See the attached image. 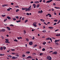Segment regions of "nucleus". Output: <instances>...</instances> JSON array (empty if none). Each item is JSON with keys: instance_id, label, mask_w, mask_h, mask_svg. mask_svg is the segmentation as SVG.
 Returning <instances> with one entry per match:
<instances>
[{"instance_id": "nucleus-1", "label": "nucleus", "mask_w": 60, "mask_h": 60, "mask_svg": "<svg viewBox=\"0 0 60 60\" xmlns=\"http://www.w3.org/2000/svg\"><path fill=\"white\" fill-rule=\"evenodd\" d=\"M32 10V8H31V5H30L29 8H26L25 9V11H30V10Z\"/></svg>"}, {"instance_id": "nucleus-2", "label": "nucleus", "mask_w": 60, "mask_h": 60, "mask_svg": "<svg viewBox=\"0 0 60 60\" xmlns=\"http://www.w3.org/2000/svg\"><path fill=\"white\" fill-rule=\"evenodd\" d=\"M47 59H48V60H52V58L50 56H49L47 57Z\"/></svg>"}, {"instance_id": "nucleus-3", "label": "nucleus", "mask_w": 60, "mask_h": 60, "mask_svg": "<svg viewBox=\"0 0 60 60\" xmlns=\"http://www.w3.org/2000/svg\"><path fill=\"white\" fill-rule=\"evenodd\" d=\"M5 40L6 41L5 42V43H10V42H9V40L8 39H5Z\"/></svg>"}, {"instance_id": "nucleus-4", "label": "nucleus", "mask_w": 60, "mask_h": 60, "mask_svg": "<svg viewBox=\"0 0 60 60\" xmlns=\"http://www.w3.org/2000/svg\"><path fill=\"white\" fill-rule=\"evenodd\" d=\"M43 12V11H42V10H41V11H39L38 12V13H41V14Z\"/></svg>"}, {"instance_id": "nucleus-5", "label": "nucleus", "mask_w": 60, "mask_h": 60, "mask_svg": "<svg viewBox=\"0 0 60 60\" xmlns=\"http://www.w3.org/2000/svg\"><path fill=\"white\" fill-rule=\"evenodd\" d=\"M5 30L4 29H2L1 30H0V32H5Z\"/></svg>"}, {"instance_id": "nucleus-6", "label": "nucleus", "mask_w": 60, "mask_h": 60, "mask_svg": "<svg viewBox=\"0 0 60 60\" xmlns=\"http://www.w3.org/2000/svg\"><path fill=\"white\" fill-rule=\"evenodd\" d=\"M53 0H50L48 1H47L46 2V3H50V2H52V1H53Z\"/></svg>"}, {"instance_id": "nucleus-7", "label": "nucleus", "mask_w": 60, "mask_h": 60, "mask_svg": "<svg viewBox=\"0 0 60 60\" xmlns=\"http://www.w3.org/2000/svg\"><path fill=\"white\" fill-rule=\"evenodd\" d=\"M6 28H7V29H8V30H9V31L11 30V29L9 27H7Z\"/></svg>"}, {"instance_id": "nucleus-8", "label": "nucleus", "mask_w": 60, "mask_h": 60, "mask_svg": "<svg viewBox=\"0 0 60 60\" xmlns=\"http://www.w3.org/2000/svg\"><path fill=\"white\" fill-rule=\"evenodd\" d=\"M17 58H18V57H16L15 56H13L12 57V59H17Z\"/></svg>"}, {"instance_id": "nucleus-9", "label": "nucleus", "mask_w": 60, "mask_h": 60, "mask_svg": "<svg viewBox=\"0 0 60 60\" xmlns=\"http://www.w3.org/2000/svg\"><path fill=\"white\" fill-rule=\"evenodd\" d=\"M29 44L30 45H33V42L32 41L30 42L29 43Z\"/></svg>"}, {"instance_id": "nucleus-10", "label": "nucleus", "mask_w": 60, "mask_h": 60, "mask_svg": "<svg viewBox=\"0 0 60 60\" xmlns=\"http://www.w3.org/2000/svg\"><path fill=\"white\" fill-rule=\"evenodd\" d=\"M8 6V5H7V4H4L2 5V7H4L5 6Z\"/></svg>"}, {"instance_id": "nucleus-11", "label": "nucleus", "mask_w": 60, "mask_h": 60, "mask_svg": "<svg viewBox=\"0 0 60 60\" xmlns=\"http://www.w3.org/2000/svg\"><path fill=\"white\" fill-rule=\"evenodd\" d=\"M17 39H18V40H20V39H22V38L21 37H19L17 38Z\"/></svg>"}, {"instance_id": "nucleus-12", "label": "nucleus", "mask_w": 60, "mask_h": 60, "mask_svg": "<svg viewBox=\"0 0 60 60\" xmlns=\"http://www.w3.org/2000/svg\"><path fill=\"white\" fill-rule=\"evenodd\" d=\"M7 19H11V18L9 16H8L7 17Z\"/></svg>"}, {"instance_id": "nucleus-13", "label": "nucleus", "mask_w": 60, "mask_h": 60, "mask_svg": "<svg viewBox=\"0 0 60 60\" xmlns=\"http://www.w3.org/2000/svg\"><path fill=\"white\" fill-rule=\"evenodd\" d=\"M32 58V57L31 56H28L26 58V59H28V58Z\"/></svg>"}, {"instance_id": "nucleus-14", "label": "nucleus", "mask_w": 60, "mask_h": 60, "mask_svg": "<svg viewBox=\"0 0 60 60\" xmlns=\"http://www.w3.org/2000/svg\"><path fill=\"white\" fill-rule=\"evenodd\" d=\"M47 15L49 16V17H51V14H48Z\"/></svg>"}, {"instance_id": "nucleus-15", "label": "nucleus", "mask_w": 60, "mask_h": 60, "mask_svg": "<svg viewBox=\"0 0 60 60\" xmlns=\"http://www.w3.org/2000/svg\"><path fill=\"white\" fill-rule=\"evenodd\" d=\"M26 9H27V8H22V10H23V11H24V10H26Z\"/></svg>"}, {"instance_id": "nucleus-16", "label": "nucleus", "mask_w": 60, "mask_h": 60, "mask_svg": "<svg viewBox=\"0 0 60 60\" xmlns=\"http://www.w3.org/2000/svg\"><path fill=\"white\" fill-rule=\"evenodd\" d=\"M52 53L54 54H55V55H56V54H57V52H53Z\"/></svg>"}, {"instance_id": "nucleus-17", "label": "nucleus", "mask_w": 60, "mask_h": 60, "mask_svg": "<svg viewBox=\"0 0 60 60\" xmlns=\"http://www.w3.org/2000/svg\"><path fill=\"white\" fill-rule=\"evenodd\" d=\"M34 3L35 4H37L38 3H39V2L37 1H35V2H34Z\"/></svg>"}, {"instance_id": "nucleus-18", "label": "nucleus", "mask_w": 60, "mask_h": 60, "mask_svg": "<svg viewBox=\"0 0 60 60\" xmlns=\"http://www.w3.org/2000/svg\"><path fill=\"white\" fill-rule=\"evenodd\" d=\"M49 28V29H53V27L50 26L48 27Z\"/></svg>"}, {"instance_id": "nucleus-19", "label": "nucleus", "mask_w": 60, "mask_h": 60, "mask_svg": "<svg viewBox=\"0 0 60 60\" xmlns=\"http://www.w3.org/2000/svg\"><path fill=\"white\" fill-rule=\"evenodd\" d=\"M40 20H41V21L42 22H44V21H45V20L43 19H41Z\"/></svg>"}, {"instance_id": "nucleus-20", "label": "nucleus", "mask_w": 60, "mask_h": 60, "mask_svg": "<svg viewBox=\"0 0 60 60\" xmlns=\"http://www.w3.org/2000/svg\"><path fill=\"white\" fill-rule=\"evenodd\" d=\"M47 43H46L45 42H43V45H45Z\"/></svg>"}, {"instance_id": "nucleus-21", "label": "nucleus", "mask_w": 60, "mask_h": 60, "mask_svg": "<svg viewBox=\"0 0 60 60\" xmlns=\"http://www.w3.org/2000/svg\"><path fill=\"white\" fill-rule=\"evenodd\" d=\"M30 52L29 51H27L26 52V54H30Z\"/></svg>"}, {"instance_id": "nucleus-22", "label": "nucleus", "mask_w": 60, "mask_h": 60, "mask_svg": "<svg viewBox=\"0 0 60 60\" xmlns=\"http://www.w3.org/2000/svg\"><path fill=\"white\" fill-rule=\"evenodd\" d=\"M21 21V20H19L18 21H16V22H17V23H18L19 22Z\"/></svg>"}, {"instance_id": "nucleus-23", "label": "nucleus", "mask_w": 60, "mask_h": 60, "mask_svg": "<svg viewBox=\"0 0 60 60\" xmlns=\"http://www.w3.org/2000/svg\"><path fill=\"white\" fill-rule=\"evenodd\" d=\"M40 7V4H38L37 5V8H39V7Z\"/></svg>"}, {"instance_id": "nucleus-24", "label": "nucleus", "mask_w": 60, "mask_h": 60, "mask_svg": "<svg viewBox=\"0 0 60 60\" xmlns=\"http://www.w3.org/2000/svg\"><path fill=\"white\" fill-rule=\"evenodd\" d=\"M19 9H17V10H16V12H18V11H19Z\"/></svg>"}, {"instance_id": "nucleus-25", "label": "nucleus", "mask_w": 60, "mask_h": 60, "mask_svg": "<svg viewBox=\"0 0 60 60\" xmlns=\"http://www.w3.org/2000/svg\"><path fill=\"white\" fill-rule=\"evenodd\" d=\"M1 16H2V17H5V16H6V15H1Z\"/></svg>"}, {"instance_id": "nucleus-26", "label": "nucleus", "mask_w": 60, "mask_h": 60, "mask_svg": "<svg viewBox=\"0 0 60 60\" xmlns=\"http://www.w3.org/2000/svg\"><path fill=\"white\" fill-rule=\"evenodd\" d=\"M12 19H13V20H14V21L16 20V19L15 18H12Z\"/></svg>"}, {"instance_id": "nucleus-27", "label": "nucleus", "mask_w": 60, "mask_h": 60, "mask_svg": "<svg viewBox=\"0 0 60 60\" xmlns=\"http://www.w3.org/2000/svg\"><path fill=\"white\" fill-rule=\"evenodd\" d=\"M33 25L34 26V27H36L37 26V25L36 24H33Z\"/></svg>"}, {"instance_id": "nucleus-28", "label": "nucleus", "mask_w": 60, "mask_h": 60, "mask_svg": "<svg viewBox=\"0 0 60 60\" xmlns=\"http://www.w3.org/2000/svg\"><path fill=\"white\" fill-rule=\"evenodd\" d=\"M42 51H44L45 50V48H43L42 49Z\"/></svg>"}, {"instance_id": "nucleus-29", "label": "nucleus", "mask_w": 60, "mask_h": 60, "mask_svg": "<svg viewBox=\"0 0 60 60\" xmlns=\"http://www.w3.org/2000/svg\"><path fill=\"white\" fill-rule=\"evenodd\" d=\"M49 38H46V40H49Z\"/></svg>"}, {"instance_id": "nucleus-30", "label": "nucleus", "mask_w": 60, "mask_h": 60, "mask_svg": "<svg viewBox=\"0 0 60 60\" xmlns=\"http://www.w3.org/2000/svg\"><path fill=\"white\" fill-rule=\"evenodd\" d=\"M36 24H37V22H35L33 23V25H36Z\"/></svg>"}, {"instance_id": "nucleus-31", "label": "nucleus", "mask_w": 60, "mask_h": 60, "mask_svg": "<svg viewBox=\"0 0 60 60\" xmlns=\"http://www.w3.org/2000/svg\"><path fill=\"white\" fill-rule=\"evenodd\" d=\"M55 8V9H60V8L59 7H54Z\"/></svg>"}, {"instance_id": "nucleus-32", "label": "nucleus", "mask_w": 60, "mask_h": 60, "mask_svg": "<svg viewBox=\"0 0 60 60\" xmlns=\"http://www.w3.org/2000/svg\"><path fill=\"white\" fill-rule=\"evenodd\" d=\"M15 49H11V50L12 51H15Z\"/></svg>"}, {"instance_id": "nucleus-33", "label": "nucleus", "mask_w": 60, "mask_h": 60, "mask_svg": "<svg viewBox=\"0 0 60 60\" xmlns=\"http://www.w3.org/2000/svg\"><path fill=\"white\" fill-rule=\"evenodd\" d=\"M37 45H35L34 46V48H35L36 47H37Z\"/></svg>"}, {"instance_id": "nucleus-34", "label": "nucleus", "mask_w": 60, "mask_h": 60, "mask_svg": "<svg viewBox=\"0 0 60 60\" xmlns=\"http://www.w3.org/2000/svg\"><path fill=\"white\" fill-rule=\"evenodd\" d=\"M42 32H43V33H45V32H46V31L45 30H43Z\"/></svg>"}, {"instance_id": "nucleus-35", "label": "nucleus", "mask_w": 60, "mask_h": 60, "mask_svg": "<svg viewBox=\"0 0 60 60\" xmlns=\"http://www.w3.org/2000/svg\"><path fill=\"white\" fill-rule=\"evenodd\" d=\"M26 55H25L23 54L22 55V57H25Z\"/></svg>"}, {"instance_id": "nucleus-36", "label": "nucleus", "mask_w": 60, "mask_h": 60, "mask_svg": "<svg viewBox=\"0 0 60 60\" xmlns=\"http://www.w3.org/2000/svg\"><path fill=\"white\" fill-rule=\"evenodd\" d=\"M58 20L57 19H55L54 20V21H55V22H57V21Z\"/></svg>"}, {"instance_id": "nucleus-37", "label": "nucleus", "mask_w": 60, "mask_h": 60, "mask_svg": "<svg viewBox=\"0 0 60 60\" xmlns=\"http://www.w3.org/2000/svg\"><path fill=\"white\" fill-rule=\"evenodd\" d=\"M26 15H27L28 16H29V13H26Z\"/></svg>"}, {"instance_id": "nucleus-38", "label": "nucleus", "mask_w": 60, "mask_h": 60, "mask_svg": "<svg viewBox=\"0 0 60 60\" xmlns=\"http://www.w3.org/2000/svg\"><path fill=\"white\" fill-rule=\"evenodd\" d=\"M56 44V45H59V43H58L57 42L55 43Z\"/></svg>"}, {"instance_id": "nucleus-39", "label": "nucleus", "mask_w": 60, "mask_h": 60, "mask_svg": "<svg viewBox=\"0 0 60 60\" xmlns=\"http://www.w3.org/2000/svg\"><path fill=\"white\" fill-rule=\"evenodd\" d=\"M8 56V57H10V58H11V57H12V56H11V55H9Z\"/></svg>"}, {"instance_id": "nucleus-40", "label": "nucleus", "mask_w": 60, "mask_h": 60, "mask_svg": "<svg viewBox=\"0 0 60 60\" xmlns=\"http://www.w3.org/2000/svg\"><path fill=\"white\" fill-rule=\"evenodd\" d=\"M26 41H29V40L28 38H26Z\"/></svg>"}, {"instance_id": "nucleus-41", "label": "nucleus", "mask_w": 60, "mask_h": 60, "mask_svg": "<svg viewBox=\"0 0 60 60\" xmlns=\"http://www.w3.org/2000/svg\"><path fill=\"white\" fill-rule=\"evenodd\" d=\"M27 21H28V20H26L25 21V23L26 22H27Z\"/></svg>"}, {"instance_id": "nucleus-42", "label": "nucleus", "mask_w": 60, "mask_h": 60, "mask_svg": "<svg viewBox=\"0 0 60 60\" xmlns=\"http://www.w3.org/2000/svg\"><path fill=\"white\" fill-rule=\"evenodd\" d=\"M0 49V50H3V47H1Z\"/></svg>"}, {"instance_id": "nucleus-43", "label": "nucleus", "mask_w": 60, "mask_h": 60, "mask_svg": "<svg viewBox=\"0 0 60 60\" xmlns=\"http://www.w3.org/2000/svg\"><path fill=\"white\" fill-rule=\"evenodd\" d=\"M14 41H16V42H18V40L16 39H15Z\"/></svg>"}, {"instance_id": "nucleus-44", "label": "nucleus", "mask_w": 60, "mask_h": 60, "mask_svg": "<svg viewBox=\"0 0 60 60\" xmlns=\"http://www.w3.org/2000/svg\"><path fill=\"white\" fill-rule=\"evenodd\" d=\"M42 55H43V53H40V56H42Z\"/></svg>"}, {"instance_id": "nucleus-45", "label": "nucleus", "mask_w": 60, "mask_h": 60, "mask_svg": "<svg viewBox=\"0 0 60 60\" xmlns=\"http://www.w3.org/2000/svg\"><path fill=\"white\" fill-rule=\"evenodd\" d=\"M15 17L16 18V19H19V17H18V16H15Z\"/></svg>"}, {"instance_id": "nucleus-46", "label": "nucleus", "mask_w": 60, "mask_h": 60, "mask_svg": "<svg viewBox=\"0 0 60 60\" xmlns=\"http://www.w3.org/2000/svg\"><path fill=\"white\" fill-rule=\"evenodd\" d=\"M4 54H0V56H4Z\"/></svg>"}, {"instance_id": "nucleus-47", "label": "nucleus", "mask_w": 60, "mask_h": 60, "mask_svg": "<svg viewBox=\"0 0 60 60\" xmlns=\"http://www.w3.org/2000/svg\"><path fill=\"white\" fill-rule=\"evenodd\" d=\"M4 49H6V47H4Z\"/></svg>"}, {"instance_id": "nucleus-48", "label": "nucleus", "mask_w": 60, "mask_h": 60, "mask_svg": "<svg viewBox=\"0 0 60 60\" xmlns=\"http://www.w3.org/2000/svg\"><path fill=\"white\" fill-rule=\"evenodd\" d=\"M12 54V55H15L16 54V53H11Z\"/></svg>"}, {"instance_id": "nucleus-49", "label": "nucleus", "mask_w": 60, "mask_h": 60, "mask_svg": "<svg viewBox=\"0 0 60 60\" xmlns=\"http://www.w3.org/2000/svg\"><path fill=\"white\" fill-rule=\"evenodd\" d=\"M10 26H14V25L12 24H11Z\"/></svg>"}, {"instance_id": "nucleus-50", "label": "nucleus", "mask_w": 60, "mask_h": 60, "mask_svg": "<svg viewBox=\"0 0 60 60\" xmlns=\"http://www.w3.org/2000/svg\"><path fill=\"white\" fill-rule=\"evenodd\" d=\"M33 6H36V5L35 4H33Z\"/></svg>"}, {"instance_id": "nucleus-51", "label": "nucleus", "mask_w": 60, "mask_h": 60, "mask_svg": "<svg viewBox=\"0 0 60 60\" xmlns=\"http://www.w3.org/2000/svg\"><path fill=\"white\" fill-rule=\"evenodd\" d=\"M50 40L51 41V42H52V39H51V38H50Z\"/></svg>"}, {"instance_id": "nucleus-52", "label": "nucleus", "mask_w": 60, "mask_h": 60, "mask_svg": "<svg viewBox=\"0 0 60 60\" xmlns=\"http://www.w3.org/2000/svg\"><path fill=\"white\" fill-rule=\"evenodd\" d=\"M7 11H10V9L9 8H8L7 9Z\"/></svg>"}, {"instance_id": "nucleus-53", "label": "nucleus", "mask_w": 60, "mask_h": 60, "mask_svg": "<svg viewBox=\"0 0 60 60\" xmlns=\"http://www.w3.org/2000/svg\"><path fill=\"white\" fill-rule=\"evenodd\" d=\"M50 22H48L47 23V24H50Z\"/></svg>"}, {"instance_id": "nucleus-54", "label": "nucleus", "mask_w": 60, "mask_h": 60, "mask_svg": "<svg viewBox=\"0 0 60 60\" xmlns=\"http://www.w3.org/2000/svg\"><path fill=\"white\" fill-rule=\"evenodd\" d=\"M15 7L16 8H19V6H15Z\"/></svg>"}, {"instance_id": "nucleus-55", "label": "nucleus", "mask_w": 60, "mask_h": 60, "mask_svg": "<svg viewBox=\"0 0 60 60\" xmlns=\"http://www.w3.org/2000/svg\"><path fill=\"white\" fill-rule=\"evenodd\" d=\"M6 20H7V19H4V22H6Z\"/></svg>"}, {"instance_id": "nucleus-56", "label": "nucleus", "mask_w": 60, "mask_h": 60, "mask_svg": "<svg viewBox=\"0 0 60 60\" xmlns=\"http://www.w3.org/2000/svg\"><path fill=\"white\" fill-rule=\"evenodd\" d=\"M54 25H56V23L55 22V23L53 24Z\"/></svg>"}, {"instance_id": "nucleus-57", "label": "nucleus", "mask_w": 60, "mask_h": 60, "mask_svg": "<svg viewBox=\"0 0 60 60\" xmlns=\"http://www.w3.org/2000/svg\"><path fill=\"white\" fill-rule=\"evenodd\" d=\"M34 3V2L31 1V2H30V4H33V3Z\"/></svg>"}, {"instance_id": "nucleus-58", "label": "nucleus", "mask_w": 60, "mask_h": 60, "mask_svg": "<svg viewBox=\"0 0 60 60\" xmlns=\"http://www.w3.org/2000/svg\"><path fill=\"white\" fill-rule=\"evenodd\" d=\"M58 30H59L58 29L56 30L55 31V32H56V31H58Z\"/></svg>"}, {"instance_id": "nucleus-59", "label": "nucleus", "mask_w": 60, "mask_h": 60, "mask_svg": "<svg viewBox=\"0 0 60 60\" xmlns=\"http://www.w3.org/2000/svg\"><path fill=\"white\" fill-rule=\"evenodd\" d=\"M22 17H20V18L19 19V20H21V19H22Z\"/></svg>"}, {"instance_id": "nucleus-60", "label": "nucleus", "mask_w": 60, "mask_h": 60, "mask_svg": "<svg viewBox=\"0 0 60 60\" xmlns=\"http://www.w3.org/2000/svg\"><path fill=\"white\" fill-rule=\"evenodd\" d=\"M55 42H57V41L56 40L55 41H54Z\"/></svg>"}, {"instance_id": "nucleus-61", "label": "nucleus", "mask_w": 60, "mask_h": 60, "mask_svg": "<svg viewBox=\"0 0 60 60\" xmlns=\"http://www.w3.org/2000/svg\"><path fill=\"white\" fill-rule=\"evenodd\" d=\"M34 37H33V38L32 39V40H34Z\"/></svg>"}, {"instance_id": "nucleus-62", "label": "nucleus", "mask_w": 60, "mask_h": 60, "mask_svg": "<svg viewBox=\"0 0 60 60\" xmlns=\"http://www.w3.org/2000/svg\"><path fill=\"white\" fill-rule=\"evenodd\" d=\"M56 41H57V42H58V41H60V40H56Z\"/></svg>"}, {"instance_id": "nucleus-63", "label": "nucleus", "mask_w": 60, "mask_h": 60, "mask_svg": "<svg viewBox=\"0 0 60 60\" xmlns=\"http://www.w3.org/2000/svg\"><path fill=\"white\" fill-rule=\"evenodd\" d=\"M24 33H25V34H26V32L25 30H24Z\"/></svg>"}, {"instance_id": "nucleus-64", "label": "nucleus", "mask_w": 60, "mask_h": 60, "mask_svg": "<svg viewBox=\"0 0 60 60\" xmlns=\"http://www.w3.org/2000/svg\"><path fill=\"white\" fill-rule=\"evenodd\" d=\"M53 4L54 5H56V4H55V3H54Z\"/></svg>"}]
</instances>
